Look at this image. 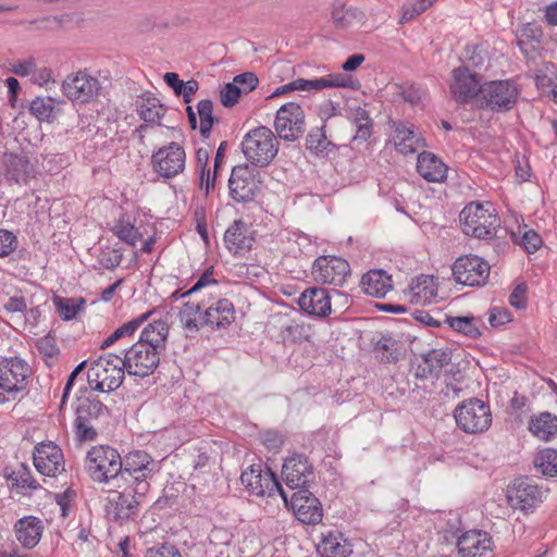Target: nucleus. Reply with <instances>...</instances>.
I'll use <instances>...</instances> for the list:
<instances>
[{"instance_id": "nucleus-1", "label": "nucleus", "mask_w": 557, "mask_h": 557, "mask_svg": "<svg viewBox=\"0 0 557 557\" xmlns=\"http://www.w3.org/2000/svg\"><path fill=\"white\" fill-rule=\"evenodd\" d=\"M159 471V461L144 450H134L122 458L120 482L133 487L139 497H145L150 490V480Z\"/></svg>"}, {"instance_id": "nucleus-2", "label": "nucleus", "mask_w": 557, "mask_h": 557, "mask_svg": "<svg viewBox=\"0 0 557 557\" xmlns=\"http://www.w3.org/2000/svg\"><path fill=\"white\" fill-rule=\"evenodd\" d=\"M125 372L121 356L104 354L90 363L87 382L92 391L110 393L122 385Z\"/></svg>"}, {"instance_id": "nucleus-3", "label": "nucleus", "mask_w": 557, "mask_h": 557, "mask_svg": "<svg viewBox=\"0 0 557 557\" xmlns=\"http://www.w3.org/2000/svg\"><path fill=\"white\" fill-rule=\"evenodd\" d=\"M121 468L122 457L120 453L109 445H97L87 451L85 469L95 482L109 483L115 481L117 487H122L120 483Z\"/></svg>"}, {"instance_id": "nucleus-4", "label": "nucleus", "mask_w": 557, "mask_h": 557, "mask_svg": "<svg viewBox=\"0 0 557 557\" xmlns=\"http://www.w3.org/2000/svg\"><path fill=\"white\" fill-rule=\"evenodd\" d=\"M74 432L79 442L95 441L102 423L109 418V409L95 397H81L75 409Z\"/></svg>"}, {"instance_id": "nucleus-5", "label": "nucleus", "mask_w": 557, "mask_h": 557, "mask_svg": "<svg viewBox=\"0 0 557 557\" xmlns=\"http://www.w3.org/2000/svg\"><path fill=\"white\" fill-rule=\"evenodd\" d=\"M32 368L21 357L0 362V405L16 400L28 385Z\"/></svg>"}, {"instance_id": "nucleus-6", "label": "nucleus", "mask_w": 557, "mask_h": 557, "mask_svg": "<svg viewBox=\"0 0 557 557\" xmlns=\"http://www.w3.org/2000/svg\"><path fill=\"white\" fill-rule=\"evenodd\" d=\"M463 233L479 239H491L496 235L499 219L491 203L471 202L460 212Z\"/></svg>"}, {"instance_id": "nucleus-7", "label": "nucleus", "mask_w": 557, "mask_h": 557, "mask_svg": "<svg viewBox=\"0 0 557 557\" xmlns=\"http://www.w3.org/2000/svg\"><path fill=\"white\" fill-rule=\"evenodd\" d=\"M242 151L252 164L267 166L277 154L278 141L269 127L259 126L244 136Z\"/></svg>"}, {"instance_id": "nucleus-8", "label": "nucleus", "mask_w": 557, "mask_h": 557, "mask_svg": "<svg viewBox=\"0 0 557 557\" xmlns=\"http://www.w3.org/2000/svg\"><path fill=\"white\" fill-rule=\"evenodd\" d=\"M454 417L457 425L469 434L482 433L492 423L490 406L479 398H470L459 404Z\"/></svg>"}, {"instance_id": "nucleus-9", "label": "nucleus", "mask_w": 557, "mask_h": 557, "mask_svg": "<svg viewBox=\"0 0 557 557\" xmlns=\"http://www.w3.org/2000/svg\"><path fill=\"white\" fill-rule=\"evenodd\" d=\"M101 83L86 71H77L65 76L61 91L73 104L94 102L100 95Z\"/></svg>"}, {"instance_id": "nucleus-10", "label": "nucleus", "mask_w": 557, "mask_h": 557, "mask_svg": "<svg viewBox=\"0 0 557 557\" xmlns=\"http://www.w3.org/2000/svg\"><path fill=\"white\" fill-rule=\"evenodd\" d=\"M547 490L529 478H518L507 488V503L525 513L533 511L546 498Z\"/></svg>"}, {"instance_id": "nucleus-11", "label": "nucleus", "mask_w": 557, "mask_h": 557, "mask_svg": "<svg viewBox=\"0 0 557 557\" xmlns=\"http://www.w3.org/2000/svg\"><path fill=\"white\" fill-rule=\"evenodd\" d=\"M519 90L511 81H492L481 86L479 98L482 108L492 111H508L517 102Z\"/></svg>"}, {"instance_id": "nucleus-12", "label": "nucleus", "mask_w": 557, "mask_h": 557, "mask_svg": "<svg viewBox=\"0 0 557 557\" xmlns=\"http://www.w3.org/2000/svg\"><path fill=\"white\" fill-rule=\"evenodd\" d=\"M490 264L475 255L457 258L451 267L454 280L465 286H482L490 276Z\"/></svg>"}, {"instance_id": "nucleus-13", "label": "nucleus", "mask_w": 557, "mask_h": 557, "mask_svg": "<svg viewBox=\"0 0 557 557\" xmlns=\"http://www.w3.org/2000/svg\"><path fill=\"white\" fill-rule=\"evenodd\" d=\"M277 136L285 141H295L305 133V112L300 104L287 102L277 111L274 120Z\"/></svg>"}, {"instance_id": "nucleus-14", "label": "nucleus", "mask_w": 557, "mask_h": 557, "mask_svg": "<svg viewBox=\"0 0 557 557\" xmlns=\"http://www.w3.org/2000/svg\"><path fill=\"white\" fill-rule=\"evenodd\" d=\"M242 484L253 495L273 496L278 493L287 503V494L277 482L274 473L270 469L262 470L261 466H251L240 475Z\"/></svg>"}, {"instance_id": "nucleus-15", "label": "nucleus", "mask_w": 557, "mask_h": 557, "mask_svg": "<svg viewBox=\"0 0 557 557\" xmlns=\"http://www.w3.org/2000/svg\"><path fill=\"white\" fill-rule=\"evenodd\" d=\"M122 360L129 375L146 377L157 369L160 362V352L136 342L125 350Z\"/></svg>"}, {"instance_id": "nucleus-16", "label": "nucleus", "mask_w": 557, "mask_h": 557, "mask_svg": "<svg viewBox=\"0 0 557 557\" xmlns=\"http://www.w3.org/2000/svg\"><path fill=\"white\" fill-rule=\"evenodd\" d=\"M258 173L248 164L234 166L228 178L232 199L236 202L252 201L259 190Z\"/></svg>"}, {"instance_id": "nucleus-17", "label": "nucleus", "mask_w": 557, "mask_h": 557, "mask_svg": "<svg viewBox=\"0 0 557 557\" xmlns=\"http://www.w3.org/2000/svg\"><path fill=\"white\" fill-rule=\"evenodd\" d=\"M151 162L160 176L172 178L184 171L186 153L180 144L172 141L154 151Z\"/></svg>"}, {"instance_id": "nucleus-18", "label": "nucleus", "mask_w": 557, "mask_h": 557, "mask_svg": "<svg viewBox=\"0 0 557 557\" xmlns=\"http://www.w3.org/2000/svg\"><path fill=\"white\" fill-rule=\"evenodd\" d=\"M350 274L349 263L335 256H320L312 267V275L315 282L334 286H343Z\"/></svg>"}, {"instance_id": "nucleus-19", "label": "nucleus", "mask_w": 557, "mask_h": 557, "mask_svg": "<svg viewBox=\"0 0 557 557\" xmlns=\"http://www.w3.org/2000/svg\"><path fill=\"white\" fill-rule=\"evenodd\" d=\"M123 492L111 496L106 506L108 519L123 523L137 516L138 507L144 497H139L133 492V487L122 484Z\"/></svg>"}, {"instance_id": "nucleus-20", "label": "nucleus", "mask_w": 557, "mask_h": 557, "mask_svg": "<svg viewBox=\"0 0 557 557\" xmlns=\"http://www.w3.org/2000/svg\"><path fill=\"white\" fill-rule=\"evenodd\" d=\"M289 505L299 521L306 524H317L322 520V507L319 499L308 490L300 488L287 497Z\"/></svg>"}, {"instance_id": "nucleus-21", "label": "nucleus", "mask_w": 557, "mask_h": 557, "mask_svg": "<svg viewBox=\"0 0 557 557\" xmlns=\"http://www.w3.org/2000/svg\"><path fill=\"white\" fill-rule=\"evenodd\" d=\"M282 474L290 490L307 488L314 480L313 467L305 455H293L285 459Z\"/></svg>"}, {"instance_id": "nucleus-22", "label": "nucleus", "mask_w": 557, "mask_h": 557, "mask_svg": "<svg viewBox=\"0 0 557 557\" xmlns=\"http://www.w3.org/2000/svg\"><path fill=\"white\" fill-rule=\"evenodd\" d=\"M479 76L467 66H459L451 72L449 90L458 103H467L475 96L481 95Z\"/></svg>"}, {"instance_id": "nucleus-23", "label": "nucleus", "mask_w": 557, "mask_h": 557, "mask_svg": "<svg viewBox=\"0 0 557 557\" xmlns=\"http://www.w3.org/2000/svg\"><path fill=\"white\" fill-rule=\"evenodd\" d=\"M34 466L47 476H57L64 471L62 450L54 443H41L34 451Z\"/></svg>"}, {"instance_id": "nucleus-24", "label": "nucleus", "mask_w": 557, "mask_h": 557, "mask_svg": "<svg viewBox=\"0 0 557 557\" xmlns=\"http://www.w3.org/2000/svg\"><path fill=\"white\" fill-rule=\"evenodd\" d=\"M461 557H493L492 537L483 531L470 530L457 541Z\"/></svg>"}, {"instance_id": "nucleus-25", "label": "nucleus", "mask_w": 557, "mask_h": 557, "mask_svg": "<svg viewBox=\"0 0 557 557\" xmlns=\"http://www.w3.org/2000/svg\"><path fill=\"white\" fill-rule=\"evenodd\" d=\"M1 166L5 180L12 184H27L35 177V169L28 158L22 153H4Z\"/></svg>"}, {"instance_id": "nucleus-26", "label": "nucleus", "mask_w": 557, "mask_h": 557, "mask_svg": "<svg viewBox=\"0 0 557 557\" xmlns=\"http://www.w3.org/2000/svg\"><path fill=\"white\" fill-rule=\"evenodd\" d=\"M224 243L234 255H245L255 243L253 232L243 220H235L225 231Z\"/></svg>"}, {"instance_id": "nucleus-27", "label": "nucleus", "mask_w": 557, "mask_h": 557, "mask_svg": "<svg viewBox=\"0 0 557 557\" xmlns=\"http://www.w3.org/2000/svg\"><path fill=\"white\" fill-rule=\"evenodd\" d=\"M298 305L309 315L325 318L331 313V296L321 287L305 289L298 299Z\"/></svg>"}, {"instance_id": "nucleus-28", "label": "nucleus", "mask_w": 557, "mask_h": 557, "mask_svg": "<svg viewBox=\"0 0 557 557\" xmlns=\"http://www.w3.org/2000/svg\"><path fill=\"white\" fill-rule=\"evenodd\" d=\"M392 127L394 131L393 143L400 153H413L418 148L425 146L423 138L413 124L394 121Z\"/></svg>"}, {"instance_id": "nucleus-29", "label": "nucleus", "mask_w": 557, "mask_h": 557, "mask_svg": "<svg viewBox=\"0 0 557 557\" xmlns=\"http://www.w3.org/2000/svg\"><path fill=\"white\" fill-rule=\"evenodd\" d=\"M451 361L449 349L434 348L423 355L416 368V376L420 379L438 377L442 369Z\"/></svg>"}, {"instance_id": "nucleus-30", "label": "nucleus", "mask_w": 557, "mask_h": 557, "mask_svg": "<svg viewBox=\"0 0 557 557\" xmlns=\"http://www.w3.org/2000/svg\"><path fill=\"white\" fill-rule=\"evenodd\" d=\"M202 325H210L215 329H225L235 319V309L228 299H219L202 313Z\"/></svg>"}, {"instance_id": "nucleus-31", "label": "nucleus", "mask_w": 557, "mask_h": 557, "mask_svg": "<svg viewBox=\"0 0 557 557\" xmlns=\"http://www.w3.org/2000/svg\"><path fill=\"white\" fill-rule=\"evenodd\" d=\"M417 171L428 182L440 183L447 177V165L434 153L428 151L418 156Z\"/></svg>"}, {"instance_id": "nucleus-32", "label": "nucleus", "mask_w": 557, "mask_h": 557, "mask_svg": "<svg viewBox=\"0 0 557 557\" xmlns=\"http://www.w3.org/2000/svg\"><path fill=\"white\" fill-rule=\"evenodd\" d=\"M17 541L26 548L35 547L42 535L44 524L39 518L28 516L15 523Z\"/></svg>"}, {"instance_id": "nucleus-33", "label": "nucleus", "mask_w": 557, "mask_h": 557, "mask_svg": "<svg viewBox=\"0 0 557 557\" xmlns=\"http://www.w3.org/2000/svg\"><path fill=\"white\" fill-rule=\"evenodd\" d=\"M528 429L536 438L550 442L557 435V416L548 411L534 414L529 420Z\"/></svg>"}, {"instance_id": "nucleus-34", "label": "nucleus", "mask_w": 557, "mask_h": 557, "mask_svg": "<svg viewBox=\"0 0 557 557\" xmlns=\"http://www.w3.org/2000/svg\"><path fill=\"white\" fill-rule=\"evenodd\" d=\"M317 550L321 557H348L352 546L341 533L330 532L318 544Z\"/></svg>"}, {"instance_id": "nucleus-35", "label": "nucleus", "mask_w": 557, "mask_h": 557, "mask_svg": "<svg viewBox=\"0 0 557 557\" xmlns=\"http://www.w3.org/2000/svg\"><path fill=\"white\" fill-rule=\"evenodd\" d=\"M362 288L366 294L375 298L384 297L393 287L392 276L384 270H371L362 276Z\"/></svg>"}, {"instance_id": "nucleus-36", "label": "nucleus", "mask_w": 557, "mask_h": 557, "mask_svg": "<svg viewBox=\"0 0 557 557\" xmlns=\"http://www.w3.org/2000/svg\"><path fill=\"white\" fill-rule=\"evenodd\" d=\"M436 296V286L430 275H420L412 280L408 289L410 302L414 305H426L432 302Z\"/></svg>"}, {"instance_id": "nucleus-37", "label": "nucleus", "mask_w": 557, "mask_h": 557, "mask_svg": "<svg viewBox=\"0 0 557 557\" xmlns=\"http://www.w3.org/2000/svg\"><path fill=\"white\" fill-rule=\"evenodd\" d=\"M169 335V326L162 320L149 323L143 331L137 343L145 344L146 347L152 348L154 351L161 354L165 348L166 338Z\"/></svg>"}, {"instance_id": "nucleus-38", "label": "nucleus", "mask_w": 557, "mask_h": 557, "mask_svg": "<svg viewBox=\"0 0 557 557\" xmlns=\"http://www.w3.org/2000/svg\"><path fill=\"white\" fill-rule=\"evenodd\" d=\"M136 111L146 123L159 124L166 109L154 96L145 95L137 99Z\"/></svg>"}, {"instance_id": "nucleus-39", "label": "nucleus", "mask_w": 557, "mask_h": 557, "mask_svg": "<svg viewBox=\"0 0 557 557\" xmlns=\"http://www.w3.org/2000/svg\"><path fill=\"white\" fill-rule=\"evenodd\" d=\"M351 88L357 89L359 82L351 76L343 75L341 73L330 74L324 77L309 79L310 91H319L324 88Z\"/></svg>"}, {"instance_id": "nucleus-40", "label": "nucleus", "mask_w": 557, "mask_h": 557, "mask_svg": "<svg viewBox=\"0 0 557 557\" xmlns=\"http://www.w3.org/2000/svg\"><path fill=\"white\" fill-rule=\"evenodd\" d=\"M359 15H361V12L358 9L347 7L341 0H335L332 3L331 20L337 29L349 28Z\"/></svg>"}, {"instance_id": "nucleus-41", "label": "nucleus", "mask_w": 557, "mask_h": 557, "mask_svg": "<svg viewBox=\"0 0 557 557\" xmlns=\"http://www.w3.org/2000/svg\"><path fill=\"white\" fill-rule=\"evenodd\" d=\"M52 301L63 321L75 319L86 307V300L83 297L69 298L54 296Z\"/></svg>"}, {"instance_id": "nucleus-42", "label": "nucleus", "mask_w": 557, "mask_h": 557, "mask_svg": "<svg viewBox=\"0 0 557 557\" xmlns=\"http://www.w3.org/2000/svg\"><path fill=\"white\" fill-rule=\"evenodd\" d=\"M29 111L37 120L49 122L57 116L59 108L54 98L36 97L30 102Z\"/></svg>"}, {"instance_id": "nucleus-43", "label": "nucleus", "mask_w": 557, "mask_h": 557, "mask_svg": "<svg viewBox=\"0 0 557 557\" xmlns=\"http://www.w3.org/2000/svg\"><path fill=\"white\" fill-rule=\"evenodd\" d=\"M533 465L542 475L557 476V450L554 448L540 450L534 457Z\"/></svg>"}, {"instance_id": "nucleus-44", "label": "nucleus", "mask_w": 557, "mask_h": 557, "mask_svg": "<svg viewBox=\"0 0 557 557\" xmlns=\"http://www.w3.org/2000/svg\"><path fill=\"white\" fill-rule=\"evenodd\" d=\"M202 305L200 302L187 301L180 311V321L183 327L190 332H197L202 326V314L200 311Z\"/></svg>"}, {"instance_id": "nucleus-45", "label": "nucleus", "mask_w": 557, "mask_h": 557, "mask_svg": "<svg viewBox=\"0 0 557 557\" xmlns=\"http://www.w3.org/2000/svg\"><path fill=\"white\" fill-rule=\"evenodd\" d=\"M306 147L315 154H329L335 146L326 138L324 127L312 128L306 138Z\"/></svg>"}, {"instance_id": "nucleus-46", "label": "nucleus", "mask_w": 557, "mask_h": 557, "mask_svg": "<svg viewBox=\"0 0 557 557\" xmlns=\"http://www.w3.org/2000/svg\"><path fill=\"white\" fill-rule=\"evenodd\" d=\"M112 231L122 242L129 246H135L143 237L139 230L126 215H122L119 219Z\"/></svg>"}, {"instance_id": "nucleus-47", "label": "nucleus", "mask_w": 557, "mask_h": 557, "mask_svg": "<svg viewBox=\"0 0 557 557\" xmlns=\"http://www.w3.org/2000/svg\"><path fill=\"white\" fill-rule=\"evenodd\" d=\"M446 321L453 330L462 333L470 338H476L481 335L479 329L480 320L475 319L473 315L449 317Z\"/></svg>"}, {"instance_id": "nucleus-48", "label": "nucleus", "mask_w": 557, "mask_h": 557, "mask_svg": "<svg viewBox=\"0 0 557 557\" xmlns=\"http://www.w3.org/2000/svg\"><path fill=\"white\" fill-rule=\"evenodd\" d=\"M5 476L8 480L12 481L13 485L21 490L38 488L37 482L32 476L30 469L24 463H21L16 470H12L11 472H8V469H5Z\"/></svg>"}, {"instance_id": "nucleus-49", "label": "nucleus", "mask_w": 557, "mask_h": 557, "mask_svg": "<svg viewBox=\"0 0 557 557\" xmlns=\"http://www.w3.org/2000/svg\"><path fill=\"white\" fill-rule=\"evenodd\" d=\"M197 111L199 115V131L200 134L208 138L213 123L215 121L213 116V103L211 100L203 99L200 100L197 104Z\"/></svg>"}, {"instance_id": "nucleus-50", "label": "nucleus", "mask_w": 557, "mask_h": 557, "mask_svg": "<svg viewBox=\"0 0 557 557\" xmlns=\"http://www.w3.org/2000/svg\"><path fill=\"white\" fill-rule=\"evenodd\" d=\"M542 28L536 23H527L523 24L519 29L517 34V42L522 51H527L525 45L529 41H534L536 44H540L542 38Z\"/></svg>"}, {"instance_id": "nucleus-51", "label": "nucleus", "mask_w": 557, "mask_h": 557, "mask_svg": "<svg viewBox=\"0 0 557 557\" xmlns=\"http://www.w3.org/2000/svg\"><path fill=\"white\" fill-rule=\"evenodd\" d=\"M27 300L21 292L0 296V307L7 312L22 313L27 309Z\"/></svg>"}, {"instance_id": "nucleus-52", "label": "nucleus", "mask_w": 557, "mask_h": 557, "mask_svg": "<svg viewBox=\"0 0 557 557\" xmlns=\"http://www.w3.org/2000/svg\"><path fill=\"white\" fill-rule=\"evenodd\" d=\"M123 253L120 248L106 246L98 255V262L104 269H114L120 265Z\"/></svg>"}, {"instance_id": "nucleus-53", "label": "nucleus", "mask_w": 557, "mask_h": 557, "mask_svg": "<svg viewBox=\"0 0 557 557\" xmlns=\"http://www.w3.org/2000/svg\"><path fill=\"white\" fill-rule=\"evenodd\" d=\"M152 314V311H147L137 318L124 323L120 327H117L113 335L116 338V341H120L125 337H131L138 329L139 326L148 320V318Z\"/></svg>"}, {"instance_id": "nucleus-54", "label": "nucleus", "mask_w": 557, "mask_h": 557, "mask_svg": "<svg viewBox=\"0 0 557 557\" xmlns=\"http://www.w3.org/2000/svg\"><path fill=\"white\" fill-rule=\"evenodd\" d=\"M37 348L42 357L46 359V363L51 366L50 360L57 358L60 354V349L57 345L55 338L48 334L37 341Z\"/></svg>"}, {"instance_id": "nucleus-55", "label": "nucleus", "mask_w": 557, "mask_h": 557, "mask_svg": "<svg viewBox=\"0 0 557 557\" xmlns=\"http://www.w3.org/2000/svg\"><path fill=\"white\" fill-rule=\"evenodd\" d=\"M208 160V151L206 149H199L197 151V163L200 169V187H205L207 193H209V189L212 187V176L210 170H206Z\"/></svg>"}, {"instance_id": "nucleus-56", "label": "nucleus", "mask_w": 557, "mask_h": 557, "mask_svg": "<svg viewBox=\"0 0 557 557\" xmlns=\"http://www.w3.org/2000/svg\"><path fill=\"white\" fill-rule=\"evenodd\" d=\"M36 65V60L33 57H29L24 60H16L11 62L9 70L17 76L26 77L33 76Z\"/></svg>"}, {"instance_id": "nucleus-57", "label": "nucleus", "mask_w": 557, "mask_h": 557, "mask_svg": "<svg viewBox=\"0 0 557 557\" xmlns=\"http://www.w3.org/2000/svg\"><path fill=\"white\" fill-rule=\"evenodd\" d=\"M17 246V237L12 232L0 228V258L10 256Z\"/></svg>"}, {"instance_id": "nucleus-58", "label": "nucleus", "mask_w": 557, "mask_h": 557, "mask_svg": "<svg viewBox=\"0 0 557 557\" xmlns=\"http://www.w3.org/2000/svg\"><path fill=\"white\" fill-rule=\"evenodd\" d=\"M373 134V122L368 124L363 123L362 125H357L356 133L351 139L352 148H358L360 145L364 144L367 150L370 149V143L368 140L371 138Z\"/></svg>"}, {"instance_id": "nucleus-59", "label": "nucleus", "mask_w": 557, "mask_h": 557, "mask_svg": "<svg viewBox=\"0 0 557 557\" xmlns=\"http://www.w3.org/2000/svg\"><path fill=\"white\" fill-rule=\"evenodd\" d=\"M233 83L237 85L240 94H248L256 89L258 86L259 79L257 75L252 72H245L243 74H238L233 78Z\"/></svg>"}, {"instance_id": "nucleus-60", "label": "nucleus", "mask_w": 557, "mask_h": 557, "mask_svg": "<svg viewBox=\"0 0 557 557\" xmlns=\"http://www.w3.org/2000/svg\"><path fill=\"white\" fill-rule=\"evenodd\" d=\"M301 90V91H310L309 89V79L297 78L288 84L282 85L277 87L268 99H273L275 97L285 95L289 91Z\"/></svg>"}, {"instance_id": "nucleus-61", "label": "nucleus", "mask_w": 557, "mask_h": 557, "mask_svg": "<svg viewBox=\"0 0 557 557\" xmlns=\"http://www.w3.org/2000/svg\"><path fill=\"white\" fill-rule=\"evenodd\" d=\"M240 95L236 84L227 83L220 91V101L224 107L231 108L237 103Z\"/></svg>"}, {"instance_id": "nucleus-62", "label": "nucleus", "mask_w": 557, "mask_h": 557, "mask_svg": "<svg viewBox=\"0 0 557 557\" xmlns=\"http://www.w3.org/2000/svg\"><path fill=\"white\" fill-rule=\"evenodd\" d=\"M520 243L528 253L535 252L543 244L541 236L533 230L525 231Z\"/></svg>"}, {"instance_id": "nucleus-63", "label": "nucleus", "mask_w": 557, "mask_h": 557, "mask_svg": "<svg viewBox=\"0 0 557 557\" xmlns=\"http://www.w3.org/2000/svg\"><path fill=\"white\" fill-rule=\"evenodd\" d=\"M145 557H182L178 549L170 544H163L160 547L148 549Z\"/></svg>"}, {"instance_id": "nucleus-64", "label": "nucleus", "mask_w": 557, "mask_h": 557, "mask_svg": "<svg viewBox=\"0 0 557 557\" xmlns=\"http://www.w3.org/2000/svg\"><path fill=\"white\" fill-rule=\"evenodd\" d=\"M32 82L39 86H46L49 83H54L53 72L50 67H35L32 76Z\"/></svg>"}]
</instances>
